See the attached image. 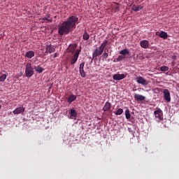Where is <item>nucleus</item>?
<instances>
[{
	"instance_id": "14",
	"label": "nucleus",
	"mask_w": 179,
	"mask_h": 179,
	"mask_svg": "<svg viewBox=\"0 0 179 179\" xmlns=\"http://www.w3.org/2000/svg\"><path fill=\"white\" fill-rule=\"evenodd\" d=\"M103 111H110L111 110V103L107 101L106 102L103 108Z\"/></svg>"
},
{
	"instance_id": "23",
	"label": "nucleus",
	"mask_w": 179,
	"mask_h": 179,
	"mask_svg": "<svg viewBox=\"0 0 179 179\" xmlns=\"http://www.w3.org/2000/svg\"><path fill=\"white\" fill-rule=\"evenodd\" d=\"M83 38L87 41V40H89V38H90V36H89V34L87 33V31H85L83 35Z\"/></svg>"
},
{
	"instance_id": "20",
	"label": "nucleus",
	"mask_w": 179,
	"mask_h": 179,
	"mask_svg": "<svg viewBox=\"0 0 179 179\" xmlns=\"http://www.w3.org/2000/svg\"><path fill=\"white\" fill-rule=\"evenodd\" d=\"M76 100V95L71 94L68 98V103H72Z\"/></svg>"
},
{
	"instance_id": "15",
	"label": "nucleus",
	"mask_w": 179,
	"mask_h": 179,
	"mask_svg": "<svg viewBox=\"0 0 179 179\" xmlns=\"http://www.w3.org/2000/svg\"><path fill=\"white\" fill-rule=\"evenodd\" d=\"M77 47H78V45L76 43L69 45V52H71L72 54H73V52H75V50H76Z\"/></svg>"
},
{
	"instance_id": "4",
	"label": "nucleus",
	"mask_w": 179,
	"mask_h": 179,
	"mask_svg": "<svg viewBox=\"0 0 179 179\" xmlns=\"http://www.w3.org/2000/svg\"><path fill=\"white\" fill-rule=\"evenodd\" d=\"M79 54H80V50L77 49L73 57H71L70 64L71 65H75L78 62V58H79Z\"/></svg>"
},
{
	"instance_id": "5",
	"label": "nucleus",
	"mask_w": 179,
	"mask_h": 179,
	"mask_svg": "<svg viewBox=\"0 0 179 179\" xmlns=\"http://www.w3.org/2000/svg\"><path fill=\"white\" fill-rule=\"evenodd\" d=\"M163 93H164V97L166 100V101H171V96L170 95V91H169V90L167 89H165L163 91Z\"/></svg>"
},
{
	"instance_id": "11",
	"label": "nucleus",
	"mask_w": 179,
	"mask_h": 179,
	"mask_svg": "<svg viewBox=\"0 0 179 179\" xmlns=\"http://www.w3.org/2000/svg\"><path fill=\"white\" fill-rule=\"evenodd\" d=\"M154 115L157 122H160V121H163V113H154Z\"/></svg>"
},
{
	"instance_id": "3",
	"label": "nucleus",
	"mask_w": 179,
	"mask_h": 179,
	"mask_svg": "<svg viewBox=\"0 0 179 179\" xmlns=\"http://www.w3.org/2000/svg\"><path fill=\"white\" fill-rule=\"evenodd\" d=\"M25 75L27 78H31L34 75V69L31 66V63H27L26 64Z\"/></svg>"
},
{
	"instance_id": "39",
	"label": "nucleus",
	"mask_w": 179,
	"mask_h": 179,
	"mask_svg": "<svg viewBox=\"0 0 179 179\" xmlns=\"http://www.w3.org/2000/svg\"><path fill=\"white\" fill-rule=\"evenodd\" d=\"M107 52H108V50H107Z\"/></svg>"
},
{
	"instance_id": "35",
	"label": "nucleus",
	"mask_w": 179,
	"mask_h": 179,
	"mask_svg": "<svg viewBox=\"0 0 179 179\" xmlns=\"http://www.w3.org/2000/svg\"><path fill=\"white\" fill-rule=\"evenodd\" d=\"M125 113H129V110L127 109V110H125Z\"/></svg>"
},
{
	"instance_id": "19",
	"label": "nucleus",
	"mask_w": 179,
	"mask_h": 179,
	"mask_svg": "<svg viewBox=\"0 0 179 179\" xmlns=\"http://www.w3.org/2000/svg\"><path fill=\"white\" fill-rule=\"evenodd\" d=\"M34 69L38 73H42V72L44 71V68L41 67V66H36Z\"/></svg>"
},
{
	"instance_id": "28",
	"label": "nucleus",
	"mask_w": 179,
	"mask_h": 179,
	"mask_svg": "<svg viewBox=\"0 0 179 179\" xmlns=\"http://www.w3.org/2000/svg\"><path fill=\"white\" fill-rule=\"evenodd\" d=\"M123 59H125V57L120 55L117 58V62H120L121 61H123Z\"/></svg>"
},
{
	"instance_id": "38",
	"label": "nucleus",
	"mask_w": 179,
	"mask_h": 179,
	"mask_svg": "<svg viewBox=\"0 0 179 179\" xmlns=\"http://www.w3.org/2000/svg\"><path fill=\"white\" fill-rule=\"evenodd\" d=\"M15 114H19V113H16Z\"/></svg>"
},
{
	"instance_id": "17",
	"label": "nucleus",
	"mask_w": 179,
	"mask_h": 179,
	"mask_svg": "<svg viewBox=\"0 0 179 179\" xmlns=\"http://www.w3.org/2000/svg\"><path fill=\"white\" fill-rule=\"evenodd\" d=\"M50 15H47L45 17L41 18V20H43V22H47L48 23H52V19H50Z\"/></svg>"
},
{
	"instance_id": "25",
	"label": "nucleus",
	"mask_w": 179,
	"mask_h": 179,
	"mask_svg": "<svg viewBox=\"0 0 179 179\" xmlns=\"http://www.w3.org/2000/svg\"><path fill=\"white\" fill-rule=\"evenodd\" d=\"M122 55H128L129 54V50L128 49H124L120 52Z\"/></svg>"
},
{
	"instance_id": "33",
	"label": "nucleus",
	"mask_w": 179,
	"mask_h": 179,
	"mask_svg": "<svg viewBox=\"0 0 179 179\" xmlns=\"http://www.w3.org/2000/svg\"><path fill=\"white\" fill-rule=\"evenodd\" d=\"M116 115H121V114H122V113H115Z\"/></svg>"
},
{
	"instance_id": "40",
	"label": "nucleus",
	"mask_w": 179,
	"mask_h": 179,
	"mask_svg": "<svg viewBox=\"0 0 179 179\" xmlns=\"http://www.w3.org/2000/svg\"><path fill=\"white\" fill-rule=\"evenodd\" d=\"M1 105H0V108H1Z\"/></svg>"
},
{
	"instance_id": "6",
	"label": "nucleus",
	"mask_w": 179,
	"mask_h": 179,
	"mask_svg": "<svg viewBox=\"0 0 179 179\" xmlns=\"http://www.w3.org/2000/svg\"><path fill=\"white\" fill-rule=\"evenodd\" d=\"M137 83L142 85L143 86H148V81L143 77L139 76L136 80Z\"/></svg>"
},
{
	"instance_id": "7",
	"label": "nucleus",
	"mask_w": 179,
	"mask_h": 179,
	"mask_svg": "<svg viewBox=\"0 0 179 179\" xmlns=\"http://www.w3.org/2000/svg\"><path fill=\"white\" fill-rule=\"evenodd\" d=\"M126 76L124 74L117 73L113 75V80H122V79H125Z\"/></svg>"
},
{
	"instance_id": "8",
	"label": "nucleus",
	"mask_w": 179,
	"mask_h": 179,
	"mask_svg": "<svg viewBox=\"0 0 179 179\" xmlns=\"http://www.w3.org/2000/svg\"><path fill=\"white\" fill-rule=\"evenodd\" d=\"M85 62L80 64L79 71L82 78H86V73H85Z\"/></svg>"
},
{
	"instance_id": "30",
	"label": "nucleus",
	"mask_w": 179,
	"mask_h": 179,
	"mask_svg": "<svg viewBox=\"0 0 179 179\" xmlns=\"http://www.w3.org/2000/svg\"><path fill=\"white\" fill-rule=\"evenodd\" d=\"M125 116L127 120H129L131 118V113H126Z\"/></svg>"
},
{
	"instance_id": "13",
	"label": "nucleus",
	"mask_w": 179,
	"mask_h": 179,
	"mask_svg": "<svg viewBox=\"0 0 179 179\" xmlns=\"http://www.w3.org/2000/svg\"><path fill=\"white\" fill-rule=\"evenodd\" d=\"M141 47L142 48H149V41L147 40H143L140 43Z\"/></svg>"
},
{
	"instance_id": "21",
	"label": "nucleus",
	"mask_w": 179,
	"mask_h": 179,
	"mask_svg": "<svg viewBox=\"0 0 179 179\" xmlns=\"http://www.w3.org/2000/svg\"><path fill=\"white\" fill-rule=\"evenodd\" d=\"M69 114V118L71 120H76V117H78V113H70Z\"/></svg>"
},
{
	"instance_id": "18",
	"label": "nucleus",
	"mask_w": 179,
	"mask_h": 179,
	"mask_svg": "<svg viewBox=\"0 0 179 179\" xmlns=\"http://www.w3.org/2000/svg\"><path fill=\"white\" fill-rule=\"evenodd\" d=\"M25 57L27 58L31 59L33 57H34V52L33 50H29L25 53Z\"/></svg>"
},
{
	"instance_id": "9",
	"label": "nucleus",
	"mask_w": 179,
	"mask_h": 179,
	"mask_svg": "<svg viewBox=\"0 0 179 179\" xmlns=\"http://www.w3.org/2000/svg\"><path fill=\"white\" fill-rule=\"evenodd\" d=\"M130 6L131 7V10H134V12H139V10L143 9V6L141 5L136 6L135 4L131 3Z\"/></svg>"
},
{
	"instance_id": "10",
	"label": "nucleus",
	"mask_w": 179,
	"mask_h": 179,
	"mask_svg": "<svg viewBox=\"0 0 179 179\" xmlns=\"http://www.w3.org/2000/svg\"><path fill=\"white\" fill-rule=\"evenodd\" d=\"M52 54V52H55V48L52 46V45H46V50L45 54Z\"/></svg>"
},
{
	"instance_id": "34",
	"label": "nucleus",
	"mask_w": 179,
	"mask_h": 179,
	"mask_svg": "<svg viewBox=\"0 0 179 179\" xmlns=\"http://www.w3.org/2000/svg\"><path fill=\"white\" fill-rule=\"evenodd\" d=\"M71 113H75V109L71 108Z\"/></svg>"
},
{
	"instance_id": "16",
	"label": "nucleus",
	"mask_w": 179,
	"mask_h": 179,
	"mask_svg": "<svg viewBox=\"0 0 179 179\" xmlns=\"http://www.w3.org/2000/svg\"><path fill=\"white\" fill-rule=\"evenodd\" d=\"M159 37H160L161 38H163L164 40H167L169 37V34H167V32L162 31L159 34Z\"/></svg>"
},
{
	"instance_id": "27",
	"label": "nucleus",
	"mask_w": 179,
	"mask_h": 179,
	"mask_svg": "<svg viewBox=\"0 0 179 179\" xmlns=\"http://www.w3.org/2000/svg\"><path fill=\"white\" fill-rule=\"evenodd\" d=\"M113 9L115 12H118V10H120V6L115 3V5L113 6Z\"/></svg>"
},
{
	"instance_id": "29",
	"label": "nucleus",
	"mask_w": 179,
	"mask_h": 179,
	"mask_svg": "<svg viewBox=\"0 0 179 179\" xmlns=\"http://www.w3.org/2000/svg\"><path fill=\"white\" fill-rule=\"evenodd\" d=\"M102 57L103 59H106V58H108V53L107 52H104Z\"/></svg>"
},
{
	"instance_id": "24",
	"label": "nucleus",
	"mask_w": 179,
	"mask_h": 179,
	"mask_svg": "<svg viewBox=\"0 0 179 179\" xmlns=\"http://www.w3.org/2000/svg\"><path fill=\"white\" fill-rule=\"evenodd\" d=\"M24 108L23 106H20V108H17L13 113H24Z\"/></svg>"
},
{
	"instance_id": "1",
	"label": "nucleus",
	"mask_w": 179,
	"mask_h": 179,
	"mask_svg": "<svg viewBox=\"0 0 179 179\" xmlns=\"http://www.w3.org/2000/svg\"><path fill=\"white\" fill-rule=\"evenodd\" d=\"M79 20V17L71 15L66 21L63 22L58 27V33L59 36H64L65 34H69L72 31L73 29L76 27V23Z\"/></svg>"
},
{
	"instance_id": "31",
	"label": "nucleus",
	"mask_w": 179,
	"mask_h": 179,
	"mask_svg": "<svg viewBox=\"0 0 179 179\" xmlns=\"http://www.w3.org/2000/svg\"><path fill=\"white\" fill-rule=\"evenodd\" d=\"M116 113H124V110H122V108H120L117 110Z\"/></svg>"
},
{
	"instance_id": "32",
	"label": "nucleus",
	"mask_w": 179,
	"mask_h": 179,
	"mask_svg": "<svg viewBox=\"0 0 179 179\" xmlns=\"http://www.w3.org/2000/svg\"><path fill=\"white\" fill-rule=\"evenodd\" d=\"M57 57H58V52L55 53L53 55L54 58H57Z\"/></svg>"
},
{
	"instance_id": "12",
	"label": "nucleus",
	"mask_w": 179,
	"mask_h": 179,
	"mask_svg": "<svg viewBox=\"0 0 179 179\" xmlns=\"http://www.w3.org/2000/svg\"><path fill=\"white\" fill-rule=\"evenodd\" d=\"M134 99L136 100V101H143V100H145L146 99V97H145V96L141 95L139 94H134Z\"/></svg>"
},
{
	"instance_id": "26",
	"label": "nucleus",
	"mask_w": 179,
	"mask_h": 179,
	"mask_svg": "<svg viewBox=\"0 0 179 179\" xmlns=\"http://www.w3.org/2000/svg\"><path fill=\"white\" fill-rule=\"evenodd\" d=\"M160 71H162V72H167V71H169V66H161Z\"/></svg>"
},
{
	"instance_id": "2",
	"label": "nucleus",
	"mask_w": 179,
	"mask_h": 179,
	"mask_svg": "<svg viewBox=\"0 0 179 179\" xmlns=\"http://www.w3.org/2000/svg\"><path fill=\"white\" fill-rule=\"evenodd\" d=\"M107 44H108V41H105L103 43H101V45L99 48H96L94 50V52L92 53V61H93L94 59V58H97V57H99V55H101V54H103V52H104V49L106 48V47H107Z\"/></svg>"
},
{
	"instance_id": "36",
	"label": "nucleus",
	"mask_w": 179,
	"mask_h": 179,
	"mask_svg": "<svg viewBox=\"0 0 179 179\" xmlns=\"http://www.w3.org/2000/svg\"><path fill=\"white\" fill-rule=\"evenodd\" d=\"M154 113H160V111H159V110H155V111H154Z\"/></svg>"
},
{
	"instance_id": "37",
	"label": "nucleus",
	"mask_w": 179,
	"mask_h": 179,
	"mask_svg": "<svg viewBox=\"0 0 179 179\" xmlns=\"http://www.w3.org/2000/svg\"><path fill=\"white\" fill-rule=\"evenodd\" d=\"M157 33H159V32H157V33H156V36H157Z\"/></svg>"
},
{
	"instance_id": "22",
	"label": "nucleus",
	"mask_w": 179,
	"mask_h": 179,
	"mask_svg": "<svg viewBox=\"0 0 179 179\" xmlns=\"http://www.w3.org/2000/svg\"><path fill=\"white\" fill-rule=\"evenodd\" d=\"M6 78H8V73L2 74L0 76V82H5V80H6Z\"/></svg>"
}]
</instances>
